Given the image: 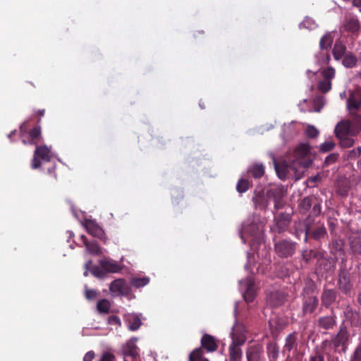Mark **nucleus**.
Here are the masks:
<instances>
[{
  "instance_id": "obj_32",
  "label": "nucleus",
  "mask_w": 361,
  "mask_h": 361,
  "mask_svg": "<svg viewBox=\"0 0 361 361\" xmlns=\"http://www.w3.org/2000/svg\"><path fill=\"white\" fill-rule=\"evenodd\" d=\"M318 322L319 327L325 330L331 329L336 325V319L334 316L320 317Z\"/></svg>"
},
{
  "instance_id": "obj_14",
  "label": "nucleus",
  "mask_w": 361,
  "mask_h": 361,
  "mask_svg": "<svg viewBox=\"0 0 361 361\" xmlns=\"http://www.w3.org/2000/svg\"><path fill=\"white\" fill-rule=\"evenodd\" d=\"M343 322H349L351 326H361V314L352 307H347L343 311Z\"/></svg>"
},
{
  "instance_id": "obj_21",
  "label": "nucleus",
  "mask_w": 361,
  "mask_h": 361,
  "mask_svg": "<svg viewBox=\"0 0 361 361\" xmlns=\"http://www.w3.org/2000/svg\"><path fill=\"white\" fill-rule=\"evenodd\" d=\"M326 235H327V231L324 224H319L318 223L315 228H313L312 226V228L310 229L309 238L319 241Z\"/></svg>"
},
{
  "instance_id": "obj_31",
  "label": "nucleus",
  "mask_w": 361,
  "mask_h": 361,
  "mask_svg": "<svg viewBox=\"0 0 361 361\" xmlns=\"http://www.w3.org/2000/svg\"><path fill=\"white\" fill-rule=\"evenodd\" d=\"M350 130V126L348 122H341L335 128L336 136L338 137H343L349 135Z\"/></svg>"
},
{
  "instance_id": "obj_34",
  "label": "nucleus",
  "mask_w": 361,
  "mask_h": 361,
  "mask_svg": "<svg viewBox=\"0 0 361 361\" xmlns=\"http://www.w3.org/2000/svg\"><path fill=\"white\" fill-rule=\"evenodd\" d=\"M248 173L255 178H259L264 174V166L262 164H254L250 166Z\"/></svg>"
},
{
  "instance_id": "obj_28",
  "label": "nucleus",
  "mask_w": 361,
  "mask_h": 361,
  "mask_svg": "<svg viewBox=\"0 0 361 361\" xmlns=\"http://www.w3.org/2000/svg\"><path fill=\"white\" fill-rule=\"evenodd\" d=\"M81 238L83 240V243L86 247L87 251L94 255H101L102 254V248L99 247L96 241L89 242L85 235H82Z\"/></svg>"
},
{
  "instance_id": "obj_15",
  "label": "nucleus",
  "mask_w": 361,
  "mask_h": 361,
  "mask_svg": "<svg viewBox=\"0 0 361 361\" xmlns=\"http://www.w3.org/2000/svg\"><path fill=\"white\" fill-rule=\"evenodd\" d=\"M350 340V334L348 332L346 326L342 325L339 331L333 340L334 345L336 347L341 346L345 350Z\"/></svg>"
},
{
  "instance_id": "obj_35",
  "label": "nucleus",
  "mask_w": 361,
  "mask_h": 361,
  "mask_svg": "<svg viewBox=\"0 0 361 361\" xmlns=\"http://www.w3.org/2000/svg\"><path fill=\"white\" fill-rule=\"evenodd\" d=\"M350 249L353 255L361 254V238L354 236L350 238Z\"/></svg>"
},
{
  "instance_id": "obj_4",
  "label": "nucleus",
  "mask_w": 361,
  "mask_h": 361,
  "mask_svg": "<svg viewBox=\"0 0 361 361\" xmlns=\"http://www.w3.org/2000/svg\"><path fill=\"white\" fill-rule=\"evenodd\" d=\"M314 225V220L309 216L304 221H298L294 224L293 235L300 239L302 235H304V241L307 243L309 239L310 229Z\"/></svg>"
},
{
  "instance_id": "obj_45",
  "label": "nucleus",
  "mask_w": 361,
  "mask_h": 361,
  "mask_svg": "<svg viewBox=\"0 0 361 361\" xmlns=\"http://www.w3.org/2000/svg\"><path fill=\"white\" fill-rule=\"evenodd\" d=\"M267 353L270 359L274 360L279 355V348L275 343H269L267 345Z\"/></svg>"
},
{
  "instance_id": "obj_17",
  "label": "nucleus",
  "mask_w": 361,
  "mask_h": 361,
  "mask_svg": "<svg viewBox=\"0 0 361 361\" xmlns=\"http://www.w3.org/2000/svg\"><path fill=\"white\" fill-rule=\"evenodd\" d=\"M361 106V90L350 93L347 100V106L350 111H357Z\"/></svg>"
},
{
  "instance_id": "obj_54",
  "label": "nucleus",
  "mask_w": 361,
  "mask_h": 361,
  "mask_svg": "<svg viewBox=\"0 0 361 361\" xmlns=\"http://www.w3.org/2000/svg\"><path fill=\"white\" fill-rule=\"evenodd\" d=\"M306 134L309 137L314 138L318 135L319 131L314 126H309L306 129Z\"/></svg>"
},
{
  "instance_id": "obj_62",
  "label": "nucleus",
  "mask_w": 361,
  "mask_h": 361,
  "mask_svg": "<svg viewBox=\"0 0 361 361\" xmlns=\"http://www.w3.org/2000/svg\"><path fill=\"white\" fill-rule=\"evenodd\" d=\"M307 24L310 25L312 24H314V21L311 18H306L302 22V25L304 26H306Z\"/></svg>"
},
{
  "instance_id": "obj_39",
  "label": "nucleus",
  "mask_w": 361,
  "mask_h": 361,
  "mask_svg": "<svg viewBox=\"0 0 361 361\" xmlns=\"http://www.w3.org/2000/svg\"><path fill=\"white\" fill-rule=\"evenodd\" d=\"M310 152V147L309 145L302 143L295 149L294 154L297 158H305L309 154Z\"/></svg>"
},
{
  "instance_id": "obj_18",
  "label": "nucleus",
  "mask_w": 361,
  "mask_h": 361,
  "mask_svg": "<svg viewBox=\"0 0 361 361\" xmlns=\"http://www.w3.org/2000/svg\"><path fill=\"white\" fill-rule=\"evenodd\" d=\"M100 266L105 271L117 273L122 270L123 267L116 260L104 259L100 261Z\"/></svg>"
},
{
  "instance_id": "obj_10",
  "label": "nucleus",
  "mask_w": 361,
  "mask_h": 361,
  "mask_svg": "<svg viewBox=\"0 0 361 361\" xmlns=\"http://www.w3.org/2000/svg\"><path fill=\"white\" fill-rule=\"evenodd\" d=\"M292 220V216L288 213H281L274 218L276 230L279 233L287 231Z\"/></svg>"
},
{
  "instance_id": "obj_46",
  "label": "nucleus",
  "mask_w": 361,
  "mask_h": 361,
  "mask_svg": "<svg viewBox=\"0 0 361 361\" xmlns=\"http://www.w3.org/2000/svg\"><path fill=\"white\" fill-rule=\"evenodd\" d=\"M335 146L336 145L334 142L331 140H328L320 145L319 151L326 153L331 151L335 147Z\"/></svg>"
},
{
  "instance_id": "obj_59",
  "label": "nucleus",
  "mask_w": 361,
  "mask_h": 361,
  "mask_svg": "<svg viewBox=\"0 0 361 361\" xmlns=\"http://www.w3.org/2000/svg\"><path fill=\"white\" fill-rule=\"evenodd\" d=\"M246 302H250L254 300V295H243Z\"/></svg>"
},
{
  "instance_id": "obj_11",
  "label": "nucleus",
  "mask_w": 361,
  "mask_h": 361,
  "mask_svg": "<svg viewBox=\"0 0 361 361\" xmlns=\"http://www.w3.org/2000/svg\"><path fill=\"white\" fill-rule=\"evenodd\" d=\"M22 142L24 145H32L37 146L43 142V137L42 135V130L39 126H36L33 128L30 129L28 133L27 140L23 139Z\"/></svg>"
},
{
  "instance_id": "obj_16",
  "label": "nucleus",
  "mask_w": 361,
  "mask_h": 361,
  "mask_svg": "<svg viewBox=\"0 0 361 361\" xmlns=\"http://www.w3.org/2000/svg\"><path fill=\"white\" fill-rule=\"evenodd\" d=\"M137 338L133 337L129 339L123 347V353L125 356L135 358L138 356V348L136 345Z\"/></svg>"
},
{
  "instance_id": "obj_22",
  "label": "nucleus",
  "mask_w": 361,
  "mask_h": 361,
  "mask_svg": "<svg viewBox=\"0 0 361 361\" xmlns=\"http://www.w3.org/2000/svg\"><path fill=\"white\" fill-rule=\"evenodd\" d=\"M202 346L208 352H214L217 349V344L214 336L204 334L201 339Z\"/></svg>"
},
{
  "instance_id": "obj_52",
  "label": "nucleus",
  "mask_w": 361,
  "mask_h": 361,
  "mask_svg": "<svg viewBox=\"0 0 361 361\" xmlns=\"http://www.w3.org/2000/svg\"><path fill=\"white\" fill-rule=\"evenodd\" d=\"M349 361H361V345H359L350 355Z\"/></svg>"
},
{
  "instance_id": "obj_2",
  "label": "nucleus",
  "mask_w": 361,
  "mask_h": 361,
  "mask_svg": "<svg viewBox=\"0 0 361 361\" xmlns=\"http://www.w3.org/2000/svg\"><path fill=\"white\" fill-rule=\"evenodd\" d=\"M322 79L318 82L317 90L322 93H327L332 88L331 80L336 76V70L331 66L323 68L321 72Z\"/></svg>"
},
{
  "instance_id": "obj_1",
  "label": "nucleus",
  "mask_w": 361,
  "mask_h": 361,
  "mask_svg": "<svg viewBox=\"0 0 361 361\" xmlns=\"http://www.w3.org/2000/svg\"><path fill=\"white\" fill-rule=\"evenodd\" d=\"M274 250L276 255L280 258L292 257L297 248V243L288 238H273Z\"/></svg>"
},
{
  "instance_id": "obj_57",
  "label": "nucleus",
  "mask_w": 361,
  "mask_h": 361,
  "mask_svg": "<svg viewBox=\"0 0 361 361\" xmlns=\"http://www.w3.org/2000/svg\"><path fill=\"white\" fill-rule=\"evenodd\" d=\"M92 273L94 276L99 278H102L105 275L104 270L102 268L100 269L97 267L93 268Z\"/></svg>"
},
{
  "instance_id": "obj_7",
  "label": "nucleus",
  "mask_w": 361,
  "mask_h": 361,
  "mask_svg": "<svg viewBox=\"0 0 361 361\" xmlns=\"http://www.w3.org/2000/svg\"><path fill=\"white\" fill-rule=\"evenodd\" d=\"M271 197H268V190L266 192L264 190H255L252 197V202L256 209H265L269 205Z\"/></svg>"
},
{
  "instance_id": "obj_9",
  "label": "nucleus",
  "mask_w": 361,
  "mask_h": 361,
  "mask_svg": "<svg viewBox=\"0 0 361 361\" xmlns=\"http://www.w3.org/2000/svg\"><path fill=\"white\" fill-rule=\"evenodd\" d=\"M245 327L242 324L235 323L232 329V343L243 345L246 340Z\"/></svg>"
},
{
  "instance_id": "obj_43",
  "label": "nucleus",
  "mask_w": 361,
  "mask_h": 361,
  "mask_svg": "<svg viewBox=\"0 0 361 361\" xmlns=\"http://www.w3.org/2000/svg\"><path fill=\"white\" fill-rule=\"evenodd\" d=\"M250 187V183L248 180L240 178L238 180L236 185V190L239 193H243L246 192Z\"/></svg>"
},
{
  "instance_id": "obj_40",
  "label": "nucleus",
  "mask_w": 361,
  "mask_h": 361,
  "mask_svg": "<svg viewBox=\"0 0 361 361\" xmlns=\"http://www.w3.org/2000/svg\"><path fill=\"white\" fill-rule=\"evenodd\" d=\"M247 361H259L260 359L261 350L257 347H250L247 351Z\"/></svg>"
},
{
  "instance_id": "obj_51",
  "label": "nucleus",
  "mask_w": 361,
  "mask_h": 361,
  "mask_svg": "<svg viewBox=\"0 0 361 361\" xmlns=\"http://www.w3.org/2000/svg\"><path fill=\"white\" fill-rule=\"evenodd\" d=\"M361 155V147L354 148L348 153V159H355Z\"/></svg>"
},
{
  "instance_id": "obj_24",
  "label": "nucleus",
  "mask_w": 361,
  "mask_h": 361,
  "mask_svg": "<svg viewBox=\"0 0 361 361\" xmlns=\"http://www.w3.org/2000/svg\"><path fill=\"white\" fill-rule=\"evenodd\" d=\"M128 328L131 331H137L142 325L141 317L139 314H131L126 317Z\"/></svg>"
},
{
  "instance_id": "obj_50",
  "label": "nucleus",
  "mask_w": 361,
  "mask_h": 361,
  "mask_svg": "<svg viewBox=\"0 0 361 361\" xmlns=\"http://www.w3.org/2000/svg\"><path fill=\"white\" fill-rule=\"evenodd\" d=\"M336 300V295H322V302L324 305L328 307Z\"/></svg>"
},
{
  "instance_id": "obj_37",
  "label": "nucleus",
  "mask_w": 361,
  "mask_h": 361,
  "mask_svg": "<svg viewBox=\"0 0 361 361\" xmlns=\"http://www.w3.org/2000/svg\"><path fill=\"white\" fill-rule=\"evenodd\" d=\"M357 62V57L353 53L350 52L343 57L342 64L348 68H351L356 66Z\"/></svg>"
},
{
  "instance_id": "obj_23",
  "label": "nucleus",
  "mask_w": 361,
  "mask_h": 361,
  "mask_svg": "<svg viewBox=\"0 0 361 361\" xmlns=\"http://www.w3.org/2000/svg\"><path fill=\"white\" fill-rule=\"evenodd\" d=\"M346 51V46L343 42L340 40L336 41L332 49L334 59L338 61L342 59L345 55Z\"/></svg>"
},
{
  "instance_id": "obj_5",
  "label": "nucleus",
  "mask_w": 361,
  "mask_h": 361,
  "mask_svg": "<svg viewBox=\"0 0 361 361\" xmlns=\"http://www.w3.org/2000/svg\"><path fill=\"white\" fill-rule=\"evenodd\" d=\"M344 30L352 36L357 37L361 32V25L355 16H347L343 23Z\"/></svg>"
},
{
  "instance_id": "obj_55",
  "label": "nucleus",
  "mask_w": 361,
  "mask_h": 361,
  "mask_svg": "<svg viewBox=\"0 0 361 361\" xmlns=\"http://www.w3.org/2000/svg\"><path fill=\"white\" fill-rule=\"evenodd\" d=\"M107 323H108V324H110V325H117L119 327L121 326V321L120 318L116 315L110 316L108 318Z\"/></svg>"
},
{
  "instance_id": "obj_60",
  "label": "nucleus",
  "mask_w": 361,
  "mask_h": 361,
  "mask_svg": "<svg viewBox=\"0 0 361 361\" xmlns=\"http://www.w3.org/2000/svg\"><path fill=\"white\" fill-rule=\"evenodd\" d=\"M310 361H324V357L321 355H316L314 357H312L310 359Z\"/></svg>"
},
{
  "instance_id": "obj_38",
  "label": "nucleus",
  "mask_w": 361,
  "mask_h": 361,
  "mask_svg": "<svg viewBox=\"0 0 361 361\" xmlns=\"http://www.w3.org/2000/svg\"><path fill=\"white\" fill-rule=\"evenodd\" d=\"M150 281L148 276L133 277L130 279V285L136 288H142L147 286Z\"/></svg>"
},
{
  "instance_id": "obj_49",
  "label": "nucleus",
  "mask_w": 361,
  "mask_h": 361,
  "mask_svg": "<svg viewBox=\"0 0 361 361\" xmlns=\"http://www.w3.org/2000/svg\"><path fill=\"white\" fill-rule=\"evenodd\" d=\"M338 157H339L338 153H331V154H329L325 158L324 164L326 166H329V165L336 162L338 159Z\"/></svg>"
},
{
  "instance_id": "obj_13",
  "label": "nucleus",
  "mask_w": 361,
  "mask_h": 361,
  "mask_svg": "<svg viewBox=\"0 0 361 361\" xmlns=\"http://www.w3.org/2000/svg\"><path fill=\"white\" fill-rule=\"evenodd\" d=\"M317 269L322 274L331 276L336 270V262L330 259L322 257L318 261Z\"/></svg>"
},
{
  "instance_id": "obj_20",
  "label": "nucleus",
  "mask_w": 361,
  "mask_h": 361,
  "mask_svg": "<svg viewBox=\"0 0 361 361\" xmlns=\"http://www.w3.org/2000/svg\"><path fill=\"white\" fill-rule=\"evenodd\" d=\"M339 288L345 293H348L351 289V283L350 281V274L346 270H341L339 273L338 277Z\"/></svg>"
},
{
  "instance_id": "obj_48",
  "label": "nucleus",
  "mask_w": 361,
  "mask_h": 361,
  "mask_svg": "<svg viewBox=\"0 0 361 361\" xmlns=\"http://www.w3.org/2000/svg\"><path fill=\"white\" fill-rule=\"evenodd\" d=\"M312 210H311V214H310V216L312 217V216H318L320 215L321 214V204L320 202L318 201V200L315 197V202H314V204L312 205Z\"/></svg>"
},
{
  "instance_id": "obj_12",
  "label": "nucleus",
  "mask_w": 361,
  "mask_h": 361,
  "mask_svg": "<svg viewBox=\"0 0 361 361\" xmlns=\"http://www.w3.org/2000/svg\"><path fill=\"white\" fill-rule=\"evenodd\" d=\"M240 291L242 293H255L257 291L258 284L253 276H247L239 281Z\"/></svg>"
},
{
  "instance_id": "obj_58",
  "label": "nucleus",
  "mask_w": 361,
  "mask_h": 361,
  "mask_svg": "<svg viewBox=\"0 0 361 361\" xmlns=\"http://www.w3.org/2000/svg\"><path fill=\"white\" fill-rule=\"evenodd\" d=\"M94 353L92 350H90L83 357V361H92V360L94 357Z\"/></svg>"
},
{
  "instance_id": "obj_26",
  "label": "nucleus",
  "mask_w": 361,
  "mask_h": 361,
  "mask_svg": "<svg viewBox=\"0 0 361 361\" xmlns=\"http://www.w3.org/2000/svg\"><path fill=\"white\" fill-rule=\"evenodd\" d=\"M318 305V299L312 295H308L305 298L303 311L305 313H312Z\"/></svg>"
},
{
  "instance_id": "obj_33",
  "label": "nucleus",
  "mask_w": 361,
  "mask_h": 361,
  "mask_svg": "<svg viewBox=\"0 0 361 361\" xmlns=\"http://www.w3.org/2000/svg\"><path fill=\"white\" fill-rule=\"evenodd\" d=\"M334 42V36L331 32H327L324 35L319 41V48L321 50H328L331 47Z\"/></svg>"
},
{
  "instance_id": "obj_47",
  "label": "nucleus",
  "mask_w": 361,
  "mask_h": 361,
  "mask_svg": "<svg viewBox=\"0 0 361 361\" xmlns=\"http://www.w3.org/2000/svg\"><path fill=\"white\" fill-rule=\"evenodd\" d=\"M340 140V145L342 147L348 148L354 145V139L349 137L348 135L343 137H338Z\"/></svg>"
},
{
  "instance_id": "obj_30",
  "label": "nucleus",
  "mask_w": 361,
  "mask_h": 361,
  "mask_svg": "<svg viewBox=\"0 0 361 361\" xmlns=\"http://www.w3.org/2000/svg\"><path fill=\"white\" fill-rule=\"evenodd\" d=\"M240 346L239 345L231 343L229 347L230 361H241L243 353Z\"/></svg>"
},
{
  "instance_id": "obj_3",
  "label": "nucleus",
  "mask_w": 361,
  "mask_h": 361,
  "mask_svg": "<svg viewBox=\"0 0 361 361\" xmlns=\"http://www.w3.org/2000/svg\"><path fill=\"white\" fill-rule=\"evenodd\" d=\"M51 149L47 145H37L34 151L33 158L30 166L32 169H37L41 166L40 160L49 161L51 158Z\"/></svg>"
},
{
  "instance_id": "obj_29",
  "label": "nucleus",
  "mask_w": 361,
  "mask_h": 361,
  "mask_svg": "<svg viewBox=\"0 0 361 361\" xmlns=\"http://www.w3.org/2000/svg\"><path fill=\"white\" fill-rule=\"evenodd\" d=\"M126 281L124 279H116L110 284V290L113 293H126Z\"/></svg>"
},
{
  "instance_id": "obj_19",
  "label": "nucleus",
  "mask_w": 361,
  "mask_h": 361,
  "mask_svg": "<svg viewBox=\"0 0 361 361\" xmlns=\"http://www.w3.org/2000/svg\"><path fill=\"white\" fill-rule=\"evenodd\" d=\"M268 197L274 200V209H279L283 207L282 191L279 188H270L268 190Z\"/></svg>"
},
{
  "instance_id": "obj_25",
  "label": "nucleus",
  "mask_w": 361,
  "mask_h": 361,
  "mask_svg": "<svg viewBox=\"0 0 361 361\" xmlns=\"http://www.w3.org/2000/svg\"><path fill=\"white\" fill-rule=\"evenodd\" d=\"M297 348V334L295 333L290 334L286 338L285 345L283 348V353H290L292 350H295Z\"/></svg>"
},
{
  "instance_id": "obj_44",
  "label": "nucleus",
  "mask_w": 361,
  "mask_h": 361,
  "mask_svg": "<svg viewBox=\"0 0 361 361\" xmlns=\"http://www.w3.org/2000/svg\"><path fill=\"white\" fill-rule=\"evenodd\" d=\"M319 255L320 252L318 251H314L313 250H304L302 254V258L306 263H309L312 258H317Z\"/></svg>"
},
{
  "instance_id": "obj_6",
  "label": "nucleus",
  "mask_w": 361,
  "mask_h": 361,
  "mask_svg": "<svg viewBox=\"0 0 361 361\" xmlns=\"http://www.w3.org/2000/svg\"><path fill=\"white\" fill-rule=\"evenodd\" d=\"M84 226L89 234L103 240L105 243L106 239L105 233L97 224L95 220L85 219L84 221Z\"/></svg>"
},
{
  "instance_id": "obj_64",
  "label": "nucleus",
  "mask_w": 361,
  "mask_h": 361,
  "mask_svg": "<svg viewBox=\"0 0 361 361\" xmlns=\"http://www.w3.org/2000/svg\"><path fill=\"white\" fill-rule=\"evenodd\" d=\"M48 172H49V173H54V178H56V173H55V166H53L52 168L49 169H48Z\"/></svg>"
},
{
  "instance_id": "obj_63",
  "label": "nucleus",
  "mask_w": 361,
  "mask_h": 361,
  "mask_svg": "<svg viewBox=\"0 0 361 361\" xmlns=\"http://www.w3.org/2000/svg\"><path fill=\"white\" fill-rule=\"evenodd\" d=\"M353 4L355 6L360 7L361 6V0H353Z\"/></svg>"
},
{
  "instance_id": "obj_56",
  "label": "nucleus",
  "mask_w": 361,
  "mask_h": 361,
  "mask_svg": "<svg viewBox=\"0 0 361 361\" xmlns=\"http://www.w3.org/2000/svg\"><path fill=\"white\" fill-rule=\"evenodd\" d=\"M115 356L110 352H104L101 357L100 361H114Z\"/></svg>"
},
{
  "instance_id": "obj_36",
  "label": "nucleus",
  "mask_w": 361,
  "mask_h": 361,
  "mask_svg": "<svg viewBox=\"0 0 361 361\" xmlns=\"http://www.w3.org/2000/svg\"><path fill=\"white\" fill-rule=\"evenodd\" d=\"M316 59L317 63L321 66H323L324 65L329 64V63L331 61V56L329 53L328 52V50H321L317 55H316Z\"/></svg>"
},
{
  "instance_id": "obj_61",
  "label": "nucleus",
  "mask_w": 361,
  "mask_h": 361,
  "mask_svg": "<svg viewBox=\"0 0 361 361\" xmlns=\"http://www.w3.org/2000/svg\"><path fill=\"white\" fill-rule=\"evenodd\" d=\"M92 263V260H89L85 264V270H86L85 272V276L87 275V271L89 270Z\"/></svg>"
},
{
  "instance_id": "obj_53",
  "label": "nucleus",
  "mask_w": 361,
  "mask_h": 361,
  "mask_svg": "<svg viewBox=\"0 0 361 361\" xmlns=\"http://www.w3.org/2000/svg\"><path fill=\"white\" fill-rule=\"evenodd\" d=\"M315 290V285L313 281L308 280L306 281L305 287L304 288L303 293H312Z\"/></svg>"
},
{
  "instance_id": "obj_41",
  "label": "nucleus",
  "mask_w": 361,
  "mask_h": 361,
  "mask_svg": "<svg viewBox=\"0 0 361 361\" xmlns=\"http://www.w3.org/2000/svg\"><path fill=\"white\" fill-rule=\"evenodd\" d=\"M111 303L106 299L100 300L97 302V310L99 313L107 314L109 312Z\"/></svg>"
},
{
  "instance_id": "obj_27",
  "label": "nucleus",
  "mask_w": 361,
  "mask_h": 361,
  "mask_svg": "<svg viewBox=\"0 0 361 361\" xmlns=\"http://www.w3.org/2000/svg\"><path fill=\"white\" fill-rule=\"evenodd\" d=\"M314 202H315L314 196H307L302 199L298 207L299 212L302 214H306L310 211Z\"/></svg>"
},
{
  "instance_id": "obj_8",
  "label": "nucleus",
  "mask_w": 361,
  "mask_h": 361,
  "mask_svg": "<svg viewBox=\"0 0 361 361\" xmlns=\"http://www.w3.org/2000/svg\"><path fill=\"white\" fill-rule=\"evenodd\" d=\"M246 232L250 233V245L253 250L264 242V233L255 224L250 225L246 229Z\"/></svg>"
},
{
  "instance_id": "obj_42",
  "label": "nucleus",
  "mask_w": 361,
  "mask_h": 361,
  "mask_svg": "<svg viewBox=\"0 0 361 361\" xmlns=\"http://www.w3.org/2000/svg\"><path fill=\"white\" fill-rule=\"evenodd\" d=\"M189 361H209L207 358L203 357V350L198 348L192 350L190 354Z\"/></svg>"
}]
</instances>
